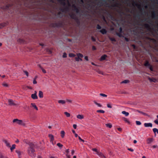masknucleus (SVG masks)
Here are the masks:
<instances>
[{
  "instance_id": "nucleus-7",
  "label": "nucleus",
  "mask_w": 158,
  "mask_h": 158,
  "mask_svg": "<svg viewBox=\"0 0 158 158\" xmlns=\"http://www.w3.org/2000/svg\"><path fill=\"white\" fill-rule=\"evenodd\" d=\"M13 123H17L22 125H24L25 123H24L22 120H19L18 119H15L13 120Z\"/></svg>"
},
{
  "instance_id": "nucleus-54",
  "label": "nucleus",
  "mask_w": 158,
  "mask_h": 158,
  "mask_svg": "<svg viewBox=\"0 0 158 158\" xmlns=\"http://www.w3.org/2000/svg\"><path fill=\"white\" fill-rule=\"evenodd\" d=\"M66 101L70 103H72V100L68 99H66Z\"/></svg>"
},
{
  "instance_id": "nucleus-14",
  "label": "nucleus",
  "mask_w": 158,
  "mask_h": 158,
  "mask_svg": "<svg viewBox=\"0 0 158 158\" xmlns=\"http://www.w3.org/2000/svg\"><path fill=\"white\" fill-rule=\"evenodd\" d=\"M97 154L101 158H106L104 155L101 152H97Z\"/></svg>"
},
{
  "instance_id": "nucleus-21",
  "label": "nucleus",
  "mask_w": 158,
  "mask_h": 158,
  "mask_svg": "<svg viewBox=\"0 0 158 158\" xmlns=\"http://www.w3.org/2000/svg\"><path fill=\"white\" fill-rule=\"evenodd\" d=\"M106 57L107 56L106 55H104L102 56L100 58V60L102 61L105 60Z\"/></svg>"
},
{
  "instance_id": "nucleus-15",
  "label": "nucleus",
  "mask_w": 158,
  "mask_h": 158,
  "mask_svg": "<svg viewBox=\"0 0 158 158\" xmlns=\"http://www.w3.org/2000/svg\"><path fill=\"white\" fill-rule=\"evenodd\" d=\"M156 31L154 29V30L152 29L151 30V31H149V32H150L151 34L153 35H154V32L153 31H156V33H157V31H158V25H157V26H156ZM156 34H157V33H156Z\"/></svg>"
},
{
  "instance_id": "nucleus-38",
  "label": "nucleus",
  "mask_w": 158,
  "mask_h": 158,
  "mask_svg": "<svg viewBox=\"0 0 158 158\" xmlns=\"http://www.w3.org/2000/svg\"><path fill=\"white\" fill-rule=\"evenodd\" d=\"M39 66L40 67V68L41 69L42 71V72L44 73H46V71L44 69H43L42 67L40 65H39Z\"/></svg>"
},
{
  "instance_id": "nucleus-60",
  "label": "nucleus",
  "mask_w": 158,
  "mask_h": 158,
  "mask_svg": "<svg viewBox=\"0 0 158 158\" xmlns=\"http://www.w3.org/2000/svg\"><path fill=\"white\" fill-rule=\"evenodd\" d=\"M92 150L93 151H94V152H97H97H98V151H97V149H96V148H93L92 149Z\"/></svg>"
},
{
  "instance_id": "nucleus-22",
  "label": "nucleus",
  "mask_w": 158,
  "mask_h": 158,
  "mask_svg": "<svg viewBox=\"0 0 158 158\" xmlns=\"http://www.w3.org/2000/svg\"><path fill=\"white\" fill-rule=\"evenodd\" d=\"M48 136L50 139V142H52V141H53L54 139V138L53 135L52 134H49L48 135Z\"/></svg>"
},
{
  "instance_id": "nucleus-17",
  "label": "nucleus",
  "mask_w": 158,
  "mask_h": 158,
  "mask_svg": "<svg viewBox=\"0 0 158 158\" xmlns=\"http://www.w3.org/2000/svg\"><path fill=\"white\" fill-rule=\"evenodd\" d=\"M100 32L102 34L104 35L106 33L107 31L105 29H102L100 31Z\"/></svg>"
},
{
  "instance_id": "nucleus-64",
  "label": "nucleus",
  "mask_w": 158,
  "mask_h": 158,
  "mask_svg": "<svg viewBox=\"0 0 158 158\" xmlns=\"http://www.w3.org/2000/svg\"><path fill=\"white\" fill-rule=\"evenodd\" d=\"M77 126L76 124H74L73 125V127L74 129H76L77 128Z\"/></svg>"
},
{
  "instance_id": "nucleus-41",
  "label": "nucleus",
  "mask_w": 158,
  "mask_h": 158,
  "mask_svg": "<svg viewBox=\"0 0 158 158\" xmlns=\"http://www.w3.org/2000/svg\"><path fill=\"white\" fill-rule=\"evenodd\" d=\"M94 103L97 105L98 107H102V106L101 104H100L99 103H98L96 101H94Z\"/></svg>"
},
{
  "instance_id": "nucleus-49",
  "label": "nucleus",
  "mask_w": 158,
  "mask_h": 158,
  "mask_svg": "<svg viewBox=\"0 0 158 158\" xmlns=\"http://www.w3.org/2000/svg\"><path fill=\"white\" fill-rule=\"evenodd\" d=\"M2 85L5 87H8V85L7 84L5 83H2Z\"/></svg>"
},
{
  "instance_id": "nucleus-20",
  "label": "nucleus",
  "mask_w": 158,
  "mask_h": 158,
  "mask_svg": "<svg viewBox=\"0 0 158 158\" xmlns=\"http://www.w3.org/2000/svg\"><path fill=\"white\" fill-rule=\"evenodd\" d=\"M57 16L60 18H62L63 16V14L60 12H59L57 14Z\"/></svg>"
},
{
  "instance_id": "nucleus-1",
  "label": "nucleus",
  "mask_w": 158,
  "mask_h": 158,
  "mask_svg": "<svg viewBox=\"0 0 158 158\" xmlns=\"http://www.w3.org/2000/svg\"><path fill=\"white\" fill-rule=\"evenodd\" d=\"M139 39L141 40L142 44H145L150 47L152 46L151 42L155 44L156 42V40L154 38H151L147 36L139 37Z\"/></svg>"
},
{
  "instance_id": "nucleus-26",
  "label": "nucleus",
  "mask_w": 158,
  "mask_h": 158,
  "mask_svg": "<svg viewBox=\"0 0 158 158\" xmlns=\"http://www.w3.org/2000/svg\"><path fill=\"white\" fill-rule=\"evenodd\" d=\"M77 118L81 119L84 118V116L82 115L78 114L77 116Z\"/></svg>"
},
{
  "instance_id": "nucleus-5",
  "label": "nucleus",
  "mask_w": 158,
  "mask_h": 158,
  "mask_svg": "<svg viewBox=\"0 0 158 158\" xmlns=\"http://www.w3.org/2000/svg\"><path fill=\"white\" fill-rule=\"evenodd\" d=\"M144 65L148 67L152 72L153 71V69L152 66L149 63L148 61H146L144 64Z\"/></svg>"
},
{
  "instance_id": "nucleus-52",
  "label": "nucleus",
  "mask_w": 158,
  "mask_h": 158,
  "mask_svg": "<svg viewBox=\"0 0 158 158\" xmlns=\"http://www.w3.org/2000/svg\"><path fill=\"white\" fill-rule=\"evenodd\" d=\"M131 46L133 47V48L134 49H136L137 48V47H136V46L135 44H132L131 45Z\"/></svg>"
},
{
  "instance_id": "nucleus-33",
  "label": "nucleus",
  "mask_w": 158,
  "mask_h": 158,
  "mask_svg": "<svg viewBox=\"0 0 158 158\" xmlns=\"http://www.w3.org/2000/svg\"><path fill=\"white\" fill-rule=\"evenodd\" d=\"M116 34L119 37H123V35L121 34V33L116 32Z\"/></svg>"
},
{
  "instance_id": "nucleus-3",
  "label": "nucleus",
  "mask_w": 158,
  "mask_h": 158,
  "mask_svg": "<svg viewBox=\"0 0 158 158\" xmlns=\"http://www.w3.org/2000/svg\"><path fill=\"white\" fill-rule=\"evenodd\" d=\"M34 146V145L33 143H30L29 144V147L27 150L28 154L32 157H34L35 156Z\"/></svg>"
},
{
  "instance_id": "nucleus-8",
  "label": "nucleus",
  "mask_w": 158,
  "mask_h": 158,
  "mask_svg": "<svg viewBox=\"0 0 158 158\" xmlns=\"http://www.w3.org/2000/svg\"><path fill=\"white\" fill-rule=\"evenodd\" d=\"M9 103V105L10 106H15L17 105L15 102L12 100L11 99H9L8 100Z\"/></svg>"
},
{
  "instance_id": "nucleus-23",
  "label": "nucleus",
  "mask_w": 158,
  "mask_h": 158,
  "mask_svg": "<svg viewBox=\"0 0 158 158\" xmlns=\"http://www.w3.org/2000/svg\"><path fill=\"white\" fill-rule=\"evenodd\" d=\"M148 80L150 82H156L157 81V80L154 78H151L150 77L148 78Z\"/></svg>"
},
{
  "instance_id": "nucleus-57",
  "label": "nucleus",
  "mask_w": 158,
  "mask_h": 158,
  "mask_svg": "<svg viewBox=\"0 0 158 158\" xmlns=\"http://www.w3.org/2000/svg\"><path fill=\"white\" fill-rule=\"evenodd\" d=\"M124 39L127 42H128L129 41V39L126 37H124Z\"/></svg>"
},
{
  "instance_id": "nucleus-11",
  "label": "nucleus",
  "mask_w": 158,
  "mask_h": 158,
  "mask_svg": "<svg viewBox=\"0 0 158 158\" xmlns=\"http://www.w3.org/2000/svg\"><path fill=\"white\" fill-rule=\"evenodd\" d=\"M72 7L74 8V10L76 12L78 13L79 12V9L74 5H73L72 6Z\"/></svg>"
},
{
  "instance_id": "nucleus-42",
  "label": "nucleus",
  "mask_w": 158,
  "mask_h": 158,
  "mask_svg": "<svg viewBox=\"0 0 158 158\" xmlns=\"http://www.w3.org/2000/svg\"><path fill=\"white\" fill-rule=\"evenodd\" d=\"M129 80H125L123 81H122L121 82V83H129Z\"/></svg>"
},
{
  "instance_id": "nucleus-31",
  "label": "nucleus",
  "mask_w": 158,
  "mask_h": 158,
  "mask_svg": "<svg viewBox=\"0 0 158 158\" xmlns=\"http://www.w3.org/2000/svg\"><path fill=\"white\" fill-rule=\"evenodd\" d=\"M17 41L18 42L20 43L21 44L23 43H24V40L23 39H19Z\"/></svg>"
},
{
  "instance_id": "nucleus-47",
  "label": "nucleus",
  "mask_w": 158,
  "mask_h": 158,
  "mask_svg": "<svg viewBox=\"0 0 158 158\" xmlns=\"http://www.w3.org/2000/svg\"><path fill=\"white\" fill-rule=\"evenodd\" d=\"M136 125H141V123L139 121H136Z\"/></svg>"
},
{
  "instance_id": "nucleus-19",
  "label": "nucleus",
  "mask_w": 158,
  "mask_h": 158,
  "mask_svg": "<svg viewBox=\"0 0 158 158\" xmlns=\"http://www.w3.org/2000/svg\"><path fill=\"white\" fill-rule=\"evenodd\" d=\"M31 98L33 99H36L38 98V97L35 94H32L31 95Z\"/></svg>"
},
{
  "instance_id": "nucleus-30",
  "label": "nucleus",
  "mask_w": 158,
  "mask_h": 158,
  "mask_svg": "<svg viewBox=\"0 0 158 158\" xmlns=\"http://www.w3.org/2000/svg\"><path fill=\"white\" fill-rule=\"evenodd\" d=\"M58 102L59 103L64 104L66 102L65 101L63 100H59L58 101Z\"/></svg>"
},
{
  "instance_id": "nucleus-58",
  "label": "nucleus",
  "mask_w": 158,
  "mask_h": 158,
  "mask_svg": "<svg viewBox=\"0 0 158 158\" xmlns=\"http://www.w3.org/2000/svg\"><path fill=\"white\" fill-rule=\"evenodd\" d=\"M60 10L62 12H65L64 8H60Z\"/></svg>"
},
{
  "instance_id": "nucleus-40",
  "label": "nucleus",
  "mask_w": 158,
  "mask_h": 158,
  "mask_svg": "<svg viewBox=\"0 0 158 158\" xmlns=\"http://www.w3.org/2000/svg\"><path fill=\"white\" fill-rule=\"evenodd\" d=\"M106 125L107 127H108L109 128H111L112 127V125L110 123L106 124Z\"/></svg>"
},
{
  "instance_id": "nucleus-39",
  "label": "nucleus",
  "mask_w": 158,
  "mask_h": 158,
  "mask_svg": "<svg viewBox=\"0 0 158 158\" xmlns=\"http://www.w3.org/2000/svg\"><path fill=\"white\" fill-rule=\"evenodd\" d=\"M76 55L72 53H70L69 54V56L70 57H74Z\"/></svg>"
},
{
  "instance_id": "nucleus-36",
  "label": "nucleus",
  "mask_w": 158,
  "mask_h": 158,
  "mask_svg": "<svg viewBox=\"0 0 158 158\" xmlns=\"http://www.w3.org/2000/svg\"><path fill=\"white\" fill-rule=\"evenodd\" d=\"M77 56L78 57L80 58H82L83 57V55L82 54L80 53H78L77 54Z\"/></svg>"
},
{
  "instance_id": "nucleus-6",
  "label": "nucleus",
  "mask_w": 158,
  "mask_h": 158,
  "mask_svg": "<svg viewBox=\"0 0 158 158\" xmlns=\"http://www.w3.org/2000/svg\"><path fill=\"white\" fill-rule=\"evenodd\" d=\"M54 26L56 27H62L63 26V22L62 21H60L57 23H54Z\"/></svg>"
},
{
  "instance_id": "nucleus-59",
  "label": "nucleus",
  "mask_w": 158,
  "mask_h": 158,
  "mask_svg": "<svg viewBox=\"0 0 158 158\" xmlns=\"http://www.w3.org/2000/svg\"><path fill=\"white\" fill-rule=\"evenodd\" d=\"M91 40L94 42H95V41H96L94 37H91Z\"/></svg>"
},
{
  "instance_id": "nucleus-50",
  "label": "nucleus",
  "mask_w": 158,
  "mask_h": 158,
  "mask_svg": "<svg viewBox=\"0 0 158 158\" xmlns=\"http://www.w3.org/2000/svg\"><path fill=\"white\" fill-rule=\"evenodd\" d=\"M100 96L103 97H106L107 96V95H106L104 94H102V93L100 94Z\"/></svg>"
},
{
  "instance_id": "nucleus-18",
  "label": "nucleus",
  "mask_w": 158,
  "mask_h": 158,
  "mask_svg": "<svg viewBox=\"0 0 158 158\" xmlns=\"http://www.w3.org/2000/svg\"><path fill=\"white\" fill-rule=\"evenodd\" d=\"M153 139L152 138H149L147 139V143L148 144L151 143L153 141Z\"/></svg>"
},
{
  "instance_id": "nucleus-13",
  "label": "nucleus",
  "mask_w": 158,
  "mask_h": 158,
  "mask_svg": "<svg viewBox=\"0 0 158 158\" xmlns=\"http://www.w3.org/2000/svg\"><path fill=\"white\" fill-rule=\"evenodd\" d=\"M144 127H152V124L151 123H144Z\"/></svg>"
},
{
  "instance_id": "nucleus-24",
  "label": "nucleus",
  "mask_w": 158,
  "mask_h": 158,
  "mask_svg": "<svg viewBox=\"0 0 158 158\" xmlns=\"http://www.w3.org/2000/svg\"><path fill=\"white\" fill-rule=\"evenodd\" d=\"M31 105L32 106V107H34V108L36 109V110H38V107H37L35 103H31Z\"/></svg>"
},
{
  "instance_id": "nucleus-35",
  "label": "nucleus",
  "mask_w": 158,
  "mask_h": 158,
  "mask_svg": "<svg viewBox=\"0 0 158 158\" xmlns=\"http://www.w3.org/2000/svg\"><path fill=\"white\" fill-rule=\"evenodd\" d=\"M60 4L62 5L63 6H65L66 5V3L65 2V1H59Z\"/></svg>"
},
{
  "instance_id": "nucleus-48",
  "label": "nucleus",
  "mask_w": 158,
  "mask_h": 158,
  "mask_svg": "<svg viewBox=\"0 0 158 158\" xmlns=\"http://www.w3.org/2000/svg\"><path fill=\"white\" fill-rule=\"evenodd\" d=\"M96 27L98 29H101V26L98 24L97 25Z\"/></svg>"
},
{
  "instance_id": "nucleus-62",
  "label": "nucleus",
  "mask_w": 158,
  "mask_h": 158,
  "mask_svg": "<svg viewBox=\"0 0 158 158\" xmlns=\"http://www.w3.org/2000/svg\"><path fill=\"white\" fill-rule=\"evenodd\" d=\"M119 31L120 33H122V27H120L119 28Z\"/></svg>"
},
{
  "instance_id": "nucleus-16",
  "label": "nucleus",
  "mask_w": 158,
  "mask_h": 158,
  "mask_svg": "<svg viewBox=\"0 0 158 158\" xmlns=\"http://www.w3.org/2000/svg\"><path fill=\"white\" fill-rule=\"evenodd\" d=\"M3 142H4L5 144H6V146L10 148V143L8 142L7 140H4Z\"/></svg>"
},
{
  "instance_id": "nucleus-12",
  "label": "nucleus",
  "mask_w": 158,
  "mask_h": 158,
  "mask_svg": "<svg viewBox=\"0 0 158 158\" xmlns=\"http://www.w3.org/2000/svg\"><path fill=\"white\" fill-rule=\"evenodd\" d=\"M18 154L19 158H21V155L23 153V152H21L20 151L16 150L15 151Z\"/></svg>"
},
{
  "instance_id": "nucleus-4",
  "label": "nucleus",
  "mask_w": 158,
  "mask_h": 158,
  "mask_svg": "<svg viewBox=\"0 0 158 158\" xmlns=\"http://www.w3.org/2000/svg\"><path fill=\"white\" fill-rule=\"evenodd\" d=\"M156 14L155 12L154 11L152 12V17L153 19H155L156 17V26H157L158 24V21L157 20V19L158 18V15H157V14L158 13V11L156 10Z\"/></svg>"
},
{
  "instance_id": "nucleus-55",
  "label": "nucleus",
  "mask_w": 158,
  "mask_h": 158,
  "mask_svg": "<svg viewBox=\"0 0 158 158\" xmlns=\"http://www.w3.org/2000/svg\"><path fill=\"white\" fill-rule=\"evenodd\" d=\"M64 9L65 11H68L69 10V8L68 7H66L64 8Z\"/></svg>"
},
{
  "instance_id": "nucleus-56",
  "label": "nucleus",
  "mask_w": 158,
  "mask_h": 158,
  "mask_svg": "<svg viewBox=\"0 0 158 158\" xmlns=\"http://www.w3.org/2000/svg\"><path fill=\"white\" fill-rule=\"evenodd\" d=\"M24 73H25V74H26V75L28 77V72L27 71H24Z\"/></svg>"
},
{
  "instance_id": "nucleus-53",
  "label": "nucleus",
  "mask_w": 158,
  "mask_h": 158,
  "mask_svg": "<svg viewBox=\"0 0 158 158\" xmlns=\"http://www.w3.org/2000/svg\"><path fill=\"white\" fill-rule=\"evenodd\" d=\"M75 60L77 61H79L80 60V58L79 57H76L75 58Z\"/></svg>"
},
{
  "instance_id": "nucleus-9",
  "label": "nucleus",
  "mask_w": 158,
  "mask_h": 158,
  "mask_svg": "<svg viewBox=\"0 0 158 158\" xmlns=\"http://www.w3.org/2000/svg\"><path fill=\"white\" fill-rule=\"evenodd\" d=\"M135 4V5L138 8L140 12L141 13L142 12V11L143 10V9H142L141 8V6L140 5L137 4L134 1L133 3V5Z\"/></svg>"
},
{
  "instance_id": "nucleus-63",
  "label": "nucleus",
  "mask_w": 158,
  "mask_h": 158,
  "mask_svg": "<svg viewBox=\"0 0 158 158\" xmlns=\"http://www.w3.org/2000/svg\"><path fill=\"white\" fill-rule=\"evenodd\" d=\"M128 150L132 152L134 151V150L131 148H128Z\"/></svg>"
},
{
  "instance_id": "nucleus-46",
  "label": "nucleus",
  "mask_w": 158,
  "mask_h": 158,
  "mask_svg": "<svg viewBox=\"0 0 158 158\" xmlns=\"http://www.w3.org/2000/svg\"><path fill=\"white\" fill-rule=\"evenodd\" d=\"M57 145L60 148H61L63 145L60 143H58L57 144Z\"/></svg>"
},
{
  "instance_id": "nucleus-44",
  "label": "nucleus",
  "mask_w": 158,
  "mask_h": 158,
  "mask_svg": "<svg viewBox=\"0 0 158 158\" xmlns=\"http://www.w3.org/2000/svg\"><path fill=\"white\" fill-rule=\"evenodd\" d=\"M97 112L98 113H105V111L103 110H98L97 111Z\"/></svg>"
},
{
  "instance_id": "nucleus-37",
  "label": "nucleus",
  "mask_w": 158,
  "mask_h": 158,
  "mask_svg": "<svg viewBox=\"0 0 158 158\" xmlns=\"http://www.w3.org/2000/svg\"><path fill=\"white\" fill-rule=\"evenodd\" d=\"M109 39L112 41L116 42V40L114 38L109 37Z\"/></svg>"
},
{
  "instance_id": "nucleus-29",
  "label": "nucleus",
  "mask_w": 158,
  "mask_h": 158,
  "mask_svg": "<svg viewBox=\"0 0 158 158\" xmlns=\"http://www.w3.org/2000/svg\"><path fill=\"white\" fill-rule=\"evenodd\" d=\"M65 132L64 131H62L60 132L61 136L62 138H64L65 135Z\"/></svg>"
},
{
  "instance_id": "nucleus-10",
  "label": "nucleus",
  "mask_w": 158,
  "mask_h": 158,
  "mask_svg": "<svg viewBox=\"0 0 158 158\" xmlns=\"http://www.w3.org/2000/svg\"><path fill=\"white\" fill-rule=\"evenodd\" d=\"M69 15L71 18L72 19H74L76 20H78L75 14L73 13L71 14H70Z\"/></svg>"
},
{
  "instance_id": "nucleus-51",
  "label": "nucleus",
  "mask_w": 158,
  "mask_h": 158,
  "mask_svg": "<svg viewBox=\"0 0 158 158\" xmlns=\"http://www.w3.org/2000/svg\"><path fill=\"white\" fill-rule=\"evenodd\" d=\"M63 58H66L67 57V54L65 52H64L63 55Z\"/></svg>"
},
{
  "instance_id": "nucleus-27",
  "label": "nucleus",
  "mask_w": 158,
  "mask_h": 158,
  "mask_svg": "<svg viewBox=\"0 0 158 158\" xmlns=\"http://www.w3.org/2000/svg\"><path fill=\"white\" fill-rule=\"evenodd\" d=\"M153 131L155 134V136L156 135V132L158 133V129L156 128H154L153 129Z\"/></svg>"
},
{
  "instance_id": "nucleus-25",
  "label": "nucleus",
  "mask_w": 158,
  "mask_h": 158,
  "mask_svg": "<svg viewBox=\"0 0 158 158\" xmlns=\"http://www.w3.org/2000/svg\"><path fill=\"white\" fill-rule=\"evenodd\" d=\"M39 96L40 98H42L43 97V92L41 91H40L39 93Z\"/></svg>"
},
{
  "instance_id": "nucleus-28",
  "label": "nucleus",
  "mask_w": 158,
  "mask_h": 158,
  "mask_svg": "<svg viewBox=\"0 0 158 158\" xmlns=\"http://www.w3.org/2000/svg\"><path fill=\"white\" fill-rule=\"evenodd\" d=\"M6 25V23H2L0 24V28H2Z\"/></svg>"
},
{
  "instance_id": "nucleus-2",
  "label": "nucleus",
  "mask_w": 158,
  "mask_h": 158,
  "mask_svg": "<svg viewBox=\"0 0 158 158\" xmlns=\"http://www.w3.org/2000/svg\"><path fill=\"white\" fill-rule=\"evenodd\" d=\"M143 21L146 22L148 23H144L142 25L148 31H151L152 30H154V28H152L150 25L152 24V21L150 18L144 19Z\"/></svg>"
},
{
  "instance_id": "nucleus-61",
  "label": "nucleus",
  "mask_w": 158,
  "mask_h": 158,
  "mask_svg": "<svg viewBox=\"0 0 158 158\" xmlns=\"http://www.w3.org/2000/svg\"><path fill=\"white\" fill-rule=\"evenodd\" d=\"M92 49L93 50H95L96 49V48L95 46H93L92 47Z\"/></svg>"
},
{
  "instance_id": "nucleus-45",
  "label": "nucleus",
  "mask_w": 158,
  "mask_h": 158,
  "mask_svg": "<svg viewBox=\"0 0 158 158\" xmlns=\"http://www.w3.org/2000/svg\"><path fill=\"white\" fill-rule=\"evenodd\" d=\"M123 119L125 122H127L129 123H130V122L127 118H123Z\"/></svg>"
},
{
  "instance_id": "nucleus-43",
  "label": "nucleus",
  "mask_w": 158,
  "mask_h": 158,
  "mask_svg": "<svg viewBox=\"0 0 158 158\" xmlns=\"http://www.w3.org/2000/svg\"><path fill=\"white\" fill-rule=\"evenodd\" d=\"M64 114L66 115L67 117H69L70 116V114L67 112H64Z\"/></svg>"
},
{
  "instance_id": "nucleus-32",
  "label": "nucleus",
  "mask_w": 158,
  "mask_h": 158,
  "mask_svg": "<svg viewBox=\"0 0 158 158\" xmlns=\"http://www.w3.org/2000/svg\"><path fill=\"white\" fill-rule=\"evenodd\" d=\"M122 113L123 114H124L125 115V116H128L129 114V113L125 111H122Z\"/></svg>"
},
{
  "instance_id": "nucleus-34",
  "label": "nucleus",
  "mask_w": 158,
  "mask_h": 158,
  "mask_svg": "<svg viewBox=\"0 0 158 158\" xmlns=\"http://www.w3.org/2000/svg\"><path fill=\"white\" fill-rule=\"evenodd\" d=\"M15 146H16V145L15 144L12 145V147L10 148V149L11 152H12L13 150L15 148Z\"/></svg>"
}]
</instances>
